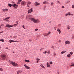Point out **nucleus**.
Here are the masks:
<instances>
[{"label": "nucleus", "instance_id": "obj_30", "mask_svg": "<svg viewBox=\"0 0 74 74\" xmlns=\"http://www.w3.org/2000/svg\"><path fill=\"white\" fill-rule=\"evenodd\" d=\"M36 60H37L38 61H39V60H40V59L39 58H37Z\"/></svg>", "mask_w": 74, "mask_h": 74}, {"label": "nucleus", "instance_id": "obj_2", "mask_svg": "<svg viewBox=\"0 0 74 74\" xmlns=\"http://www.w3.org/2000/svg\"><path fill=\"white\" fill-rule=\"evenodd\" d=\"M9 62L10 64H11L13 65L14 66H18V64L12 61L9 60Z\"/></svg>", "mask_w": 74, "mask_h": 74}, {"label": "nucleus", "instance_id": "obj_53", "mask_svg": "<svg viewBox=\"0 0 74 74\" xmlns=\"http://www.w3.org/2000/svg\"><path fill=\"white\" fill-rule=\"evenodd\" d=\"M6 21H7V22H8V21H9L7 19H6Z\"/></svg>", "mask_w": 74, "mask_h": 74}, {"label": "nucleus", "instance_id": "obj_50", "mask_svg": "<svg viewBox=\"0 0 74 74\" xmlns=\"http://www.w3.org/2000/svg\"><path fill=\"white\" fill-rule=\"evenodd\" d=\"M52 5H53V2H51V6H52Z\"/></svg>", "mask_w": 74, "mask_h": 74}, {"label": "nucleus", "instance_id": "obj_58", "mask_svg": "<svg viewBox=\"0 0 74 74\" xmlns=\"http://www.w3.org/2000/svg\"><path fill=\"white\" fill-rule=\"evenodd\" d=\"M18 42V41L16 40L15 41H14V42Z\"/></svg>", "mask_w": 74, "mask_h": 74}, {"label": "nucleus", "instance_id": "obj_64", "mask_svg": "<svg viewBox=\"0 0 74 74\" xmlns=\"http://www.w3.org/2000/svg\"><path fill=\"white\" fill-rule=\"evenodd\" d=\"M58 3H60L59 1H58Z\"/></svg>", "mask_w": 74, "mask_h": 74}, {"label": "nucleus", "instance_id": "obj_5", "mask_svg": "<svg viewBox=\"0 0 74 74\" xmlns=\"http://www.w3.org/2000/svg\"><path fill=\"white\" fill-rule=\"evenodd\" d=\"M1 57L3 59H5V58H6V56L5 55H2Z\"/></svg>", "mask_w": 74, "mask_h": 74}, {"label": "nucleus", "instance_id": "obj_35", "mask_svg": "<svg viewBox=\"0 0 74 74\" xmlns=\"http://www.w3.org/2000/svg\"><path fill=\"white\" fill-rule=\"evenodd\" d=\"M16 24H14L13 26H16Z\"/></svg>", "mask_w": 74, "mask_h": 74}, {"label": "nucleus", "instance_id": "obj_51", "mask_svg": "<svg viewBox=\"0 0 74 74\" xmlns=\"http://www.w3.org/2000/svg\"><path fill=\"white\" fill-rule=\"evenodd\" d=\"M12 3H13V4H15V2H14L12 1Z\"/></svg>", "mask_w": 74, "mask_h": 74}, {"label": "nucleus", "instance_id": "obj_37", "mask_svg": "<svg viewBox=\"0 0 74 74\" xmlns=\"http://www.w3.org/2000/svg\"><path fill=\"white\" fill-rule=\"evenodd\" d=\"M68 15H70L71 14H70V12H69L68 14Z\"/></svg>", "mask_w": 74, "mask_h": 74}, {"label": "nucleus", "instance_id": "obj_4", "mask_svg": "<svg viewBox=\"0 0 74 74\" xmlns=\"http://www.w3.org/2000/svg\"><path fill=\"white\" fill-rule=\"evenodd\" d=\"M13 7H14V8H18V5H16V4L14 3V4H13Z\"/></svg>", "mask_w": 74, "mask_h": 74}, {"label": "nucleus", "instance_id": "obj_22", "mask_svg": "<svg viewBox=\"0 0 74 74\" xmlns=\"http://www.w3.org/2000/svg\"><path fill=\"white\" fill-rule=\"evenodd\" d=\"M0 41H2V42H4V40L3 39H1L0 40Z\"/></svg>", "mask_w": 74, "mask_h": 74}, {"label": "nucleus", "instance_id": "obj_12", "mask_svg": "<svg viewBox=\"0 0 74 74\" xmlns=\"http://www.w3.org/2000/svg\"><path fill=\"white\" fill-rule=\"evenodd\" d=\"M65 44H69L70 43V42L67 40L65 42Z\"/></svg>", "mask_w": 74, "mask_h": 74}, {"label": "nucleus", "instance_id": "obj_56", "mask_svg": "<svg viewBox=\"0 0 74 74\" xmlns=\"http://www.w3.org/2000/svg\"><path fill=\"white\" fill-rule=\"evenodd\" d=\"M27 7H28V8H29V6L28 5H27Z\"/></svg>", "mask_w": 74, "mask_h": 74}, {"label": "nucleus", "instance_id": "obj_54", "mask_svg": "<svg viewBox=\"0 0 74 74\" xmlns=\"http://www.w3.org/2000/svg\"><path fill=\"white\" fill-rule=\"evenodd\" d=\"M19 21H17L16 22V23H18Z\"/></svg>", "mask_w": 74, "mask_h": 74}, {"label": "nucleus", "instance_id": "obj_21", "mask_svg": "<svg viewBox=\"0 0 74 74\" xmlns=\"http://www.w3.org/2000/svg\"><path fill=\"white\" fill-rule=\"evenodd\" d=\"M70 26L68 25L67 27V29H68V30H69V29H70Z\"/></svg>", "mask_w": 74, "mask_h": 74}, {"label": "nucleus", "instance_id": "obj_40", "mask_svg": "<svg viewBox=\"0 0 74 74\" xmlns=\"http://www.w3.org/2000/svg\"><path fill=\"white\" fill-rule=\"evenodd\" d=\"M22 1V0H18V2H20V3H21V2Z\"/></svg>", "mask_w": 74, "mask_h": 74}, {"label": "nucleus", "instance_id": "obj_10", "mask_svg": "<svg viewBox=\"0 0 74 74\" xmlns=\"http://www.w3.org/2000/svg\"><path fill=\"white\" fill-rule=\"evenodd\" d=\"M34 5L36 6H37V5H40V3H38L36 2L34 3Z\"/></svg>", "mask_w": 74, "mask_h": 74}, {"label": "nucleus", "instance_id": "obj_11", "mask_svg": "<svg viewBox=\"0 0 74 74\" xmlns=\"http://www.w3.org/2000/svg\"><path fill=\"white\" fill-rule=\"evenodd\" d=\"M22 72V71H21V70L18 71L17 73V74H21V73Z\"/></svg>", "mask_w": 74, "mask_h": 74}, {"label": "nucleus", "instance_id": "obj_25", "mask_svg": "<svg viewBox=\"0 0 74 74\" xmlns=\"http://www.w3.org/2000/svg\"><path fill=\"white\" fill-rule=\"evenodd\" d=\"M28 4H31V2L29 1L27 2Z\"/></svg>", "mask_w": 74, "mask_h": 74}, {"label": "nucleus", "instance_id": "obj_46", "mask_svg": "<svg viewBox=\"0 0 74 74\" xmlns=\"http://www.w3.org/2000/svg\"><path fill=\"white\" fill-rule=\"evenodd\" d=\"M3 31L0 32V34L1 33H3Z\"/></svg>", "mask_w": 74, "mask_h": 74}, {"label": "nucleus", "instance_id": "obj_42", "mask_svg": "<svg viewBox=\"0 0 74 74\" xmlns=\"http://www.w3.org/2000/svg\"><path fill=\"white\" fill-rule=\"evenodd\" d=\"M23 27L24 28V29H25V25L23 26Z\"/></svg>", "mask_w": 74, "mask_h": 74}, {"label": "nucleus", "instance_id": "obj_3", "mask_svg": "<svg viewBox=\"0 0 74 74\" xmlns=\"http://www.w3.org/2000/svg\"><path fill=\"white\" fill-rule=\"evenodd\" d=\"M21 4L22 5L24 6L25 5V4H26V3L25 1H21Z\"/></svg>", "mask_w": 74, "mask_h": 74}, {"label": "nucleus", "instance_id": "obj_57", "mask_svg": "<svg viewBox=\"0 0 74 74\" xmlns=\"http://www.w3.org/2000/svg\"><path fill=\"white\" fill-rule=\"evenodd\" d=\"M70 2V1H67V3H69Z\"/></svg>", "mask_w": 74, "mask_h": 74}, {"label": "nucleus", "instance_id": "obj_29", "mask_svg": "<svg viewBox=\"0 0 74 74\" xmlns=\"http://www.w3.org/2000/svg\"><path fill=\"white\" fill-rule=\"evenodd\" d=\"M3 70V69L1 68H0V71H2Z\"/></svg>", "mask_w": 74, "mask_h": 74}, {"label": "nucleus", "instance_id": "obj_33", "mask_svg": "<svg viewBox=\"0 0 74 74\" xmlns=\"http://www.w3.org/2000/svg\"><path fill=\"white\" fill-rule=\"evenodd\" d=\"M43 49H44V48H42V49H40V51H42V50H43Z\"/></svg>", "mask_w": 74, "mask_h": 74}, {"label": "nucleus", "instance_id": "obj_34", "mask_svg": "<svg viewBox=\"0 0 74 74\" xmlns=\"http://www.w3.org/2000/svg\"><path fill=\"white\" fill-rule=\"evenodd\" d=\"M57 28V27H54V30H56V28Z\"/></svg>", "mask_w": 74, "mask_h": 74}, {"label": "nucleus", "instance_id": "obj_63", "mask_svg": "<svg viewBox=\"0 0 74 74\" xmlns=\"http://www.w3.org/2000/svg\"><path fill=\"white\" fill-rule=\"evenodd\" d=\"M37 63H38V61H37Z\"/></svg>", "mask_w": 74, "mask_h": 74}, {"label": "nucleus", "instance_id": "obj_44", "mask_svg": "<svg viewBox=\"0 0 74 74\" xmlns=\"http://www.w3.org/2000/svg\"><path fill=\"white\" fill-rule=\"evenodd\" d=\"M1 26H4V24H1Z\"/></svg>", "mask_w": 74, "mask_h": 74}, {"label": "nucleus", "instance_id": "obj_62", "mask_svg": "<svg viewBox=\"0 0 74 74\" xmlns=\"http://www.w3.org/2000/svg\"><path fill=\"white\" fill-rule=\"evenodd\" d=\"M71 15H72L73 16V14H71Z\"/></svg>", "mask_w": 74, "mask_h": 74}, {"label": "nucleus", "instance_id": "obj_55", "mask_svg": "<svg viewBox=\"0 0 74 74\" xmlns=\"http://www.w3.org/2000/svg\"><path fill=\"white\" fill-rule=\"evenodd\" d=\"M66 16H67L68 15V14H66Z\"/></svg>", "mask_w": 74, "mask_h": 74}, {"label": "nucleus", "instance_id": "obj_1", "mask_svg": "<svg viewBox=\"0 0 74 74\" xmlns=\"http://www.w3.org/2000/svg\"><path fill=\"white\" fill-rule=\"evenodd\" d=\"M26 19H29L30 20H31L32 21H33L34 23H40V20L38 19H35L34 18H30V16H28V18L26 17Z\"/></svg>", "mask_w": 74, "mask_h": 74}, {"label": "nucleus", "instance_id": "obj_17", "mask_svg": "<svg viewBox=\"0 0 74 74\" xmlns=\"http://www.w3.org/2000/svg\"><path fill=\"white\" fill-rule=\"evenodd\" d=\"M10 19V17H6L5 18V19H3V21H5V20H6V19Z\"/></svg>", "mask_w": 74, "mask_h": 74}, {"label": "nucleus", "instance_id": "obj_16", "mask_svg": "<svg viewBox=\"0 0 74 74\" xmlns=\"http://www.w3.org/2000/svg\"><path fill=\"white\" fill-rule=\"evenodd\" d=\"M57 31H58L59 34H60V33H61V31H60V29H59L58 28H57Z\"/></svg>", "mask_w": 74, "mask_h": 74}, {"label": "nucleus", "instance_id": "obj_19", "mask_svg": "<svg viewBox=\"0 0 74 74\" xmlns=\"http://www.w3.org/2000/svg\"><path fill=\"white\" fill-rule=\"evenodd\" d=\"M40 66H41V67H42V68H44V69H45V67H44V66H43V65H42V64H41L40 65Z\"/></svg>", "mask_w": 74, "mask_h": 74}, {"label": "nucleus", "instance_id": "obj_41", "mask_svg": "<svg viewBox=\"0 0 74 74\" xmlns=\"http://www.w3.org/2000/svg\"><path fill=\"white\" fill-rule=\"evenodd\" d=\"M58 42H61V40H59L58 41Z\"/></svg>", "mask_w": 74, "mask_h": 74}, {"label": "nucleus", "instance_id": "obj_43", "mask_svg": "<svg viewBox=\"0 0 74 74\" xmlns=\"http://www.w3.org/2000/svg\"><path fill=\"white\" fill-rule=\"evenodd\" d=\"M17 4H20V2L18 1V2H17Z\"/></svg>", "mask_w": 74, "mask_h": 74}, {"label": "nucleus", "instance_id": "obj_20", "mask_svg": "<svg viewBox=\"0 0 74 74\" xmlns=\"http://www.w3.org/2000/svg\"><path fill=\"white\" fill-rule=\"evenodd\" d=\"M25 62H28V63H29V62H30V61H29V60H25Z\"/></svg>", "mask_w": 74, "mask_h": 74}, {"label": "nucleus", "instance_id": "obj_9", "mask_svg": "<svg viewBox=\"0 0 74 74\" xmlns=\"http://www.w3.org/2000/svg\"><path fill=\"white\" fill-rule=\"evenodd\" d=\"M24 66L25 68H26V69H30V67L27 66L26 64L24 65Z\"/></svg>", "mask_w": 74, "mask_h": 74}, {"label": "nucleus", "instance_id": "obj_61", "mask_svg": "<svg viewBox=\"0 0 74 74\" xmlns=\"http://www.w3.org/2000/svg\"><path fill=\"white\" fill-rule=\"evenodd\" d=\"M19 25V24L17 23V24H16V25Z\"/></svg>", "mask_w": 74, "mask_h": 74}, {"label": "nucleus", "instance_id": "obj_32", "mask_svg": "<svg viewBox=\"0 0 74 74\" xmlns=\"http://www.w3.org/2000/svg\"><path fill=\"white\" fill-rule=\"evenodd\" d=\"M72 8H74V5H72Z\"/></svg>", "mask_w": 74, "mask_h": 74}, {"label": "nucleus", "instance_id": "obj_45", "mask_svg": "<svg viewBox=\"0 0 74 74\" xmlns=\"http://www.w3.org/2000/svg\"><path fill=\"white\" fill-rule=\"evenodd\" d=\"M53 55H54V56H55V55H56V53H53Z\"/></svg>", "mask_w": 74, "mask_h": 74}, {"label": "nucleus", "instance_id": "obj_38", "mask_svg": "<svg viewBox=\"0 0 74 74\" xmlns=\"http://www.w3.org/2000/svg\"><path fill=\"white\" fill-rule=\"evenodd\" d=\"M46 4H48V2L47 1H46Z\"/></svg>", "mask_w": 74, "mask_h": 74}, {"label": "nucleus", "instance_id": "obj_15", "mask_svg": "<svg viewBox=\"0 0 74 74\" xmlns=\"http://www.w3.org/2000/svg\"><path fill=\"white\" fill-rule=\"evenodd\" d=\"M2 10L3 12H5V11H8V10L7 9H3Z\"/></svg>", "mask_w": 74, "mask_h": 74}, {"label": "nucleus", "instance_id": "obj_31", "mask_svg": "<svg viewBox=\"0 0 74 74\" xmlns=\"http://www.w3.org/2000/svg\"><path fill=\"white\" fill-rule=\"evenodd\" d=\"M70 53L71 55H73V52L71 51L70 52Z\"/></svg>", "mask_w": 74, "mask_h": 74}, {"label": "nucleus", "instance_id": "obj_36", "mask_svg": "<svg viewBox=\"0 0 74 74\" xmlns=\"http://www.w3.org/2000/svg\"><path fill=\"white\" fill-rule=\"evenodd\" d=\"M47 51H44L43 52V53H45V54L47 53Z\"/></svg>", "mask_w": 74, "mask_h": 74}, {"label": "nucleus", "instance_id": "obj_8", "mask_svg": "<svg viewBox=\"0 0 74 74\" xmlns=\"http://www.w3.org/2000/svg\"><path fill=\"white\" fill-rule=\"evenodd\" d=\"M51 34V32H49L47 34L46 33L44 34H43L44 36H48L49 34Z\"/></svg>", "mask_w": 74, "mask_h": 74}, {"label": "nucleus", "instance_id": "obj_49", "mask_svg": "<svg viewBox=\"0 0 74 74\" xmlns=\"http://www.w3.org/2000/svg\"><path fill=\"white\" fill-rule=\"evenodd\" d=\"M37 30H38V29H35V31H37Z\"/></svg>", "mask_w": 74, "mask_h": 74}, {"label": "nucleus", "instance_id": "obj_47", "mask_svg": "<svg viewBox=\"0 0 74 74\" xmlns=\"http://www.w3.org/2000/svg\"><path fill=\"white\" fill-rule=\"evenodd\" d=\"M50 64H52L53 63H52V62H50Z\"/></svg>", "mask_w": 74, "mask_h": 74}, {"label": "nucleus", "instance_id": "obj_27", "mask_svg": "<svg viewBox=\"0 0 74 74\" xmlns=\"http://www.w3.org/2000/svg\"><path fill=\"white\" fill-rule=\"evenodd\" d=\"M66 53V51H62V52H61V53L62 54H63V53Z\"/></svg>", "mask_w": 74, "mask_h": 74}, {"label": "nucleus", "instance_id": "obj_39", "mask_svg": "<svg viewBox=\"0 0 74 74\" xmlns=\"http://www.w3.org/2000/svg\"><path fill=\"white\" fill-rule=\"evenodd\" d=\"M74 66V64H73L72 65H71L70 66L71 67H72V66Z\"/></svg>", "mask_w": 74, "mask_h": 74}, {"label": "nucleus", "instance_id": "obj_48", "mask_svg": "<svg viewBox=\"0 0 74 74\" xmlns=\"http://www.w3.org/2000/svg\"><path fill=\"white\" fill-rule=\"evenodd\" d=\"M54 48V47H53V46H51V48Z\"/></svg>", "mask_w": 74, "mask_h": 74}, {"label": "nucleus", "instance_id": "obj_28", "mask_svg": "<svg viewBox=\"0 0 74 74\" xmlns=\"http://www.w3.org/2000/svg\"><path fill=\"white\" fill-rule=\"evenodd\" d=\"M67 57H70L71 56V55L70 54H68L67 55Z\"/></svg>", "mask_w": 74, "mask_h": 74}, {"label": "nucleus", "instance_id": "obj_23", "mask_svg": "<svg viewBox=\"0 0 74 74\" xmlns=\"http://www.w3.org/2000/svg\"><path fill=\"white\" fill-rule=\"evenodd\" d=\"M13 38L14 39V40H15L16 39H15V38H17V36H13Z\"/></svg>", "mask_w": 74, "mask_h": 74}, {"label": "nucleus", "instance_id": "obj_18", "mask_svg": "<svg viewBox=\"0 0 74 74\" xmlns=\"http://www.w3.org/2000/svg\"><path fill=\"white\" fill-rule=\"evenodd\" d=\"M8 6H9V7H11L12 6H13V4L11 5V4L8 3Z\"/></svg>", "mask_w": 74, "mask_h": 74}, {"label": "nucleus", "instance_id": "obj_60", "mask_svg": "<svg viewBox=\"0 0 74 74\" xmlns=\"http://www.w3.org/2000/svg\"><path fill=\"white\" fill-rule=\"evenodd\" d=\"M29 41H31L32 40H29Z\"/></svg>", "mask_w": 74, "mask_h": 74}, {"label": "nucleus", "instance_id": "obj_26", "mask_svg": "<svg viewBox=\"0 0 74 74\" xmlns=\"http://www.w3.org/2000/svg\"><path fill=\"white\" fill-rule=\"evenodd\" d=\"M43 3L44 4H46V1L43 2Z\"/></svg>", "mask_w": 74, "mask_h": 74}, {"label": "nucleus", "instance_id": "obj_52", "mask_svg": "<svg viewBox=\"0 0 74 74\" xmlns=\"http://www.w3.org/2000/svg\"><path fill=\"white\" fill-rule=\"evenodd\" d=\"M62 8H64V6H62Z\"/></svg>", "mask_w": 74, "mask_h": 74}, {"label": "nucleus", "instance_id": "obj_7", "mask_svg": "<svg viewBox=\"0 0 74 74\" xmlns=\"http://www.w3.org/2000/svg\"><path fill=\"white\" fill-rule=\"evenodd\" d=\"M5 27H13V25H7L5 26Z\"/></svg>", "mask_w": 74, "mask_h": 74}, {"label": "nucleus", "instance_id": "obj_59", "mask_svg": "<svg viewBox=\"0 0 74 74\" xmlns=\"http://www.w3.org/2000/svg\"><path fill=\"white\" fill-rule=\"evenodd\" d=\"M6 49H8V47H6L5 48Z\"/></svg>", "mask_w": 74, "mask_h": 74}, {"label": "nucleus", "instance_id": "obj_6", "mask_svg": "<svg viewBox=\"0 0 74 74\" xmlns=\"http://www.w3.org/2000/svg\"><path fill=\"white\" fill-rule=\"evenodd\" d=\"M33 12V9L32 8L31 9L28 10V13H31V12Z\"/></svg>", "mask_w": 74, "mask_h": 74}, {"label": "nucleus", "instance_id": "obj_24", "mask_svg": "<svg viewBox=\"0 0 74 74\" xmlns=\"http://www.w3.org/2000/svg\"><path fill=\"white\" fill-rule=\"evenodd\" d=\"M47 53L48 54H49L50 53H51V51H50V50L48 51L47 52Z\"/></svg>", "mask_w": 74, "mask_h": 74}, {"label": "nucleus", "instance_id": "obj_14", "mask_svg": "<svg viewBox=\"0 0 74 74\" xmlns=\"http://www.w3.org/2000/svg\"><path fill=\"white\" fill-rule=\"evenodd\" d=\"M47 66L48 67H50V65H49V63L47 62Z\"/></svg>", "mask_w": 74, "mask_h": 74}, {"label": "nucleus", "instance_id": "obj_13", "mask_svg": "<svg viewBox=\"0 0 74 74\" xmlns=\"http://www.w3.org/2000/svg\"><path fill=\"white\" fill-rule=\"evenodd\" d=\"M9 42L10 43H11V42H14V41L13 40H9Z\"/></svg>", "mask_w": 74, "mask_h": 74}]
</instances>
